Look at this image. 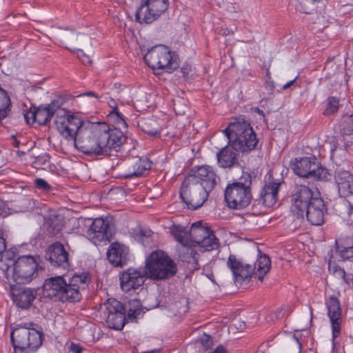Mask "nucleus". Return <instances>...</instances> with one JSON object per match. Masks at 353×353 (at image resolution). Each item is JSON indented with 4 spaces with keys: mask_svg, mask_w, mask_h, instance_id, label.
<instances>
[{
    "mask_svg": "<svg viewBox=\"0 0 353 353\" xmlns=\"http://www.w3.org/2000/svg\"><path fill=\"white\" fill-rule=\"evenodd\" d=\"M266 76L269 80L268 84L270 86V89L272 90L274 89V85H273V81H270L271 77H270V72L269 70H268L266 72Z\"/></svg>",
    "mask_w": 353,
    "mask_h": 353,
    "instance_id": "obj_56",
    "label": "nucleus"
},
{
    "mask_svg": "<svg viewBox=\"0 0 353 353\" xmlns=\"http://www.w3.org/2000/svg\"><path fill=\"white\" fill-rule=\"evenodd\" d=\"M199 341L205 350L210 349L213 345L211 336L206 334H203V336L199 338Z\"/></svg>",
    "mask_w": 353,
    "mask_h": 353,
    "instance_id": "obj_43",
    "label": "nucleus"
},
{
    "mask_svg": "<svg viewBox=\"0 0 353 353\" xmlns=\"http://www.w3.org/2000/svg\"><path fill=\"white\" fill-rule=\"evenodd\" d=\"M81 96L94 97H95L97 99H100V97L99 95H97L93 91H88V92H84L83 94H81L79 95V97H81Z\"/></svg>",
    "mask_w": 353,
    "mask_h": 353,
    "instance_id": "obj_54",
    "label": "nucleus"
},
{
    "mask_svg": "<svg viewBox=\"0 0 353 353\" xmlns=\"http://www.w3.org/2000/svg\"><path fill=\"white\" fill-rule=\"evenodd\" d=\"M142 130L150 137H157L161 132V128L154 119H149L141 125Z\"/></svg>",
    "mask_w": 353,
    "mask_h": 353,
    "instance_id": "obj_34",
    "label": "nucleus"
},
{
    "mask_svg": "<svg viewBox=\"0 0 353 353\" xmlns=\"http://www.w3.org/2000/svg\"><path fill=\"white\" fill-rule=\"evenodd\" d=\"M3 212V205H2V203H0V215H1Z\"/></svg>",
    "mask_w": 353,
    "mask_h": 353,
    "instance_id": "obj_63",
    "label": "nucleus"
},
{
    "mask_svg": "<svg viewBox=\"0 0 353 353\" xmlns=\"http://www.w3.org/2000/svg\"><path fill=\"white\" fill-rule=\"evenodd\" d=\"M114 234V225L108 219H94L87 231V234L94 244L110 241Z\"/></svg>",
    "mask_w": 353,
    "mask_h": 353,
    "instance_id": "obj_15",
    "label": "nucleus"
},
{
    "mask_svg": "<svg viewBox=\"0 0 353 353\" xmlns=\"http://www.w3.org/2000/svg\"><path fill=\"white\" fill-rule=\"evenodd\" d=\"M32 116L34 117L36 123L39 125H46L51 121L54 114L47 105H41L37 108L36 107V112L32 114Z\"/></svg>",
    "mask_w": 353,
    "mask_h": 353,
    "instance_id": "obj_30",
    "label": "nucleus"
},
{
    "mask_svg": "<svg viewBox=\"0 0 353 353\" xmlns=\"http://www.w3.org/2000/svg\"><path fill=\"white\" fill-rule=\"evenodd\" d=\"M107 259L114 267H123L130 259L128 247L117 241L112 243L107 251Z\"/></svg>",
    "mask_w": 353,
    "mask_h": 353,
    "instance_id": "obj_20",
    "label": "nucleus"
},
{
    "mask_svg": "<svg viewBox=\"0 0 353 353\" xmlns=\"http://www.w3.org/2000/svg\"><path fill=\"white\" fill-rule=\"evenodd\" d=\"M63 226L64 219L63 216L53 213L44 217L41 228L48 236L54 237L61 234Z\"/></svg>",
    "mask_w": 353,
    "mask_h": 353,
    "instance_id": "obj_24",
    "label": "nucleus"
},
{
    "mask_svg": "<svg viewBox=\"0 0 353 353\" xmlns=\"http://www.w3.org/2000/svg\"><path fill=\"white\" fill-rule=\"evenodd\" d=\"M281 183L272 182L265 184L260 192L259 199L253 201V205H261L265 207H272L278 200V192Z\"/></svg>",
    "mask_w": 353,
    "mask_h": 353,
    "instance_id": "obj_23",
    "label": "nucleus"
},
{
    "mask_svg": "<svg viewBox=\"0 0 353 353\" xmlns=\"http://www.w3.org/2000/svg\"><path fill=\"white\" fill-rule=\"evenodd\" d=\"M13 144L15 147H18L19 142L18 141H14Z\"/></svg>",
    "mask_w": 353,
    "mask_h": 353,
    "instance_id": "obj_64",
    "label": "nucleus"
},
{
    "mask_svg": "<svg viewBox=\"0 0 353 353\" xmlns=\"http://www.w3.org/2000/svg\"><path fill=\"white\" fill-rule=\"evenodd\" d=\"M321 195L319 190L305 185H296L291 194V212L299 219H304V212L316 197Z\"/></svg>",
    "mask_w": 353,
    "mask_h": 353,
    "instance_id": "obj_11",
    "label": "nucleus"
},
{
    "mask_svg": "<svg viewBox=\"0 0 353 353\" xmlns=\"http://www.w3.org/2000/svg\"><path fill=\"white\" fill-rule=\"evenodd\" d=\"M246 328L245 322L228 311L222 313V334L227 332L228 335L243 332Z\"/></svg>",
    "mask_w": 353,
    "mask_h": 353,
    "instance_id": "obj_27",
    "label": "nucleus"
},
{
    "mask_svg": "<svg viewBox=\"0 0 353 353\" xmlns=\"http://www.w3.org/2000/svg\"><path fill=\"white\" fill-rule=\"evenodd\" d=\"M208 147V143L205 142L202 145L196 144L192 148V152L193 153H206L205 149Z\"/></svg>",
    "mask_w": 353,
    "mask_h": 353,
    "instance_id": "obj_47",
    "label": "nucleus"
},
{
    "mask_svg": "<svg viewBox=\"0 0 353 353\" xmlns=\"http://www.w3.org/2000/svg\"><path fill=\"white\" fill-rule=\"evenodd\" d=\"M329 270L330 271H332L336 276L345 279V272L339 265L336 264H334L332 266L330 265Z\"/></svg>",
    "mask_w": 353,
    "mask_h": 353,
    "instance_id": "obj_45",
    "label": "nucleus"
},
{
    "mask_svg": "<svg viewBox=\"0 0 353 353\" xmlns=\"http://www.w3.org/2000/svg\"><path fill=\"white\" fill-rule=\"evenodd\" d=\"M256 259L248 261L243 259H239L234 254H230L228 256L226 265L232 272L234 282L236 283L247 284L252 276L262 281L264 276L270 271L271 261L266 254H261L257 249Z\"/></svg>",
    "mask_w": 353,
    "mask_h": 353,
    "instance_id": "obj_3",
    "label": "nucleus"
},
{
    "mask_svg": "<svg viewBox=\"0 0 353 353\" xmlns=\"http://www.w3.org/2000/svg\"><path fill=\"white\" fill-rule=\"evenodd\" d=\"M202 185L192 183L185 179L181 185L179 196L182 201L185 203L187 208L195 210L201 208L207 200L209 192Z\"/></svg>",
    "mask_w": 353,
    "mask_h": 353,
    "instance_id": "obj_12",
    "label": "nucleus"
},
{
    "mask_svg": "<svg viewBox=\"0 0 353 353\" xmlns=\"http://www.w3.org/2000/svg\"><path fill=\"white\" fill-rule=\"evenodd\" d=\"M66 102L65 98L62 96H57L50 104H48L47 106L53 113V114H61L59 112L60 110H67L65 108H63L62 106Z\"/></svg>",
    "mask_w": 353,
    "mask_h": 353,
    "instance_id": "obj_37",
    "label": "nucleus"
},
{
    "mask_svg": "<svg viewBox=\"0 0 353 353\" xmlns=\"http://www.w3.org/2000/svg\"><path fill=\"white\" fill-rule=\"evenodd\" d=\"M12 299L15 305L22 310L29 309L38 294L37 288L10 285Z\"/></svg>",
    "mask_w": 353,
    "mask_h": 353,
    "instance_id": "obj_17",
    "label": "nucleus"
},
{
    "mask_svg": "<svg viewBox=\"0 0 353 353\" xmlns=\"http://www.w3.org/2000/svg\"><path fill=\"white\" fill-rule=\"evenodd\" d=\"M42 333L34 328L17 325L10 334V340L15 351L33 352L42 344Z\"/></svg>",
    "mask_w": 353,
    "mask_h": 353,
    "instance_id": "obj_8",
    "label": "nucleus"
},
{
    "mask_svg": "<svg viewBox=\"0 0 353 353\" xmlns=\"http://www.w3.org/2000/svg\"><path fill=\"white\" fill-rule=\"evenodd\" d=\"M251 185V174L244 172L239 181L228 184L224 192V199L228 206L234 210L248 207L252 199Z\"/></svg>",
    "mask_w": 353,
    "mask_h": 353,
    "instance_id": "obj_6",
    "label": "nucleus"
},
{
    "mask_svg": "<svg viewBox=\"0 0 353 353\" xmlns=\"http://www.w3.org/2000/svg\"><path fill=\"white\" fill-rule=\"evenodd\" d=\"M130 307L128 312V319L131 321H137V319L142 317L145 312L139 300L134 299L129 302Z\"/></svg>",
    "mask_w": 353,
    "mask_h": 353,
    "instance_id": "obj_31",
    "label": "nucleus"
},
{
    "mask_svg": "<svg viewBox=\"0 0 353 353\" xmlns=\"http://www.w3.org/2000/svg\"><path fill=\"white\" fill-rule=\"evenodd\" d=\"M316 156L303 157L299 159L295 158V161L292 163V168L294 172L301 177L309 178L311 172L316 168Z\"/></svg>",
    "mask_w": 353,
    "mask_h": 353,
    "instance_id": "obj_25",
    "label": "nucleus"
},
{
    "mask_svg": "<svg viewBox=\"0 0 353 353\" xmlns=\"http://www.w3.org/2000/svg\"><path fill=\"white\" fill-rule=\"evenodd\" d=\"M191 172L192 174H190L185 179L192 183L195 181L196 183L202 185L208 191H212L215 187L216 184V174L211 167L207 165L199 166L196 170L192 168Z\"/></svg>",
    "mask_w": 353,
    "mask_h": 353,
    "instance_id": "obj_19",
    "label": "nucleus"
},
{
    "mask_svg": "<svg viewBox=\"0 0 353 353\" xmlns=\"http://www.w3.org/2000/svg\"><path fill=\"white\" fill-rule=\"evenodd\" d=\"M219 239L215 236L212 230L210 231L208 236L204 237L198 244L203 252L214 250L219 247Z\"/></svg>",
    "mask_w": 353,
    "mask_h": 353,
    "instance_id": "obj_32",
    "label": "nucleus"
},
{
    "mask_svg": "<svg viewBox=\"0 0 353 353\" xmlns=\"http://www.w3.org/2000/svg\"><path fill=\"white\" fill-rule=\"evenodd\" d=\"M305 210L304 216H306L312 225H321L324 223L327 208L321 195L314 198L313 202Z\"/></svg>",
    "mask_w": 353,
    "mask_h": 353,
    "instance_id": "obj_21",
    "label": "nucleus"
},
{
    "mask_svg": "<svg viewBox=\"0 0 353 353\" xmlns=\"http://www.w3.org/2000/svg\"><path fill=\"white\" fill-rule=\"evenodd\" d=\"M197 256L196 251L191 247H183L179 254L181 261L188 263L196 261Z\"/></svg>",
    "mask_w": 353,
    "mask_h": 353,
    "instance_id": "obj_35",
    "label": "nucleus"
},
{
    "mask_svg": "<svg viewBox=\"0 0 353 353\" xmlns=\"http://www.w3.org/2000/svg\"><path fill=\"white\" fill-rule=\"evenodd\" d=\"M6 250V239L0 237V255Z\"/></svg>",
    "mask_w": 353,
    "mask_h": 353,
    "instance_id": "obj_52",
    "label": "nucleus"
},
{
    "mask_svg": "<svg viewBox=\"0 0 353 353\" xmlns=\"http://www.w3.org/2000/svg\"><path fill=\"white\" fill-rule=\"evenodd\" d=\"M140 234L143 236L149 237L152 234V231L150 230H141Z\"/></svg>",
    "mask_w": 353,
    "mask_h": 353,
    "instance_id": "obj_55",
    "label": "nucleus"
},
{
    "mask_svg": "<svg viewBox=\"0 0 353 353\" xmlns=\"http://www.w3.org/2000/svg\"><path fill=\"white\" fill-rule=\"evenodd\" d=\"M79 36H83L80 33L76 32L73 30L61 32L59 34V41L63 44H75V41L78 40Z\"/></svg>",
    "mask_w": 353,
    "mask_h": 353,
    "instance_id": "obj_36",
    "label": "nucleus"
},
{
    "mask_svg": "<svg viewBox=\"0 0 353 353\" xmlns=\"http://www.w3.org/2000/svg\"><path fill=\"white\" fill-rule=\"evenodd\" d=\"M177 272L175 262L163 251L152 252L145 261V273L152 280L161 281L172 278Z\"/></svg>",
    "mask_w": 353,
    "mask_h": 353,
    "instance_id": "obj_7",
    "label": "nucleus"
},
{
    "mask_svg": "<svg viewBox=\"0 0 353 353\" xmlns=\"http://www.w3.org/2000/svg\"><path fill=\"white\" fill-rule=\"evenodd\" d=\"M91 281L90 274L83 272L70 276H55L46 279L42 285L43 296L54 301H80Z\"/></svg>",
    "mask_w": 353,
    "mask_h": 353,
    "instance_id": "obj_1",
    "label": "nucleus"
},
{
    "mask_svg": "<svg viewBox=\"0 0 353 353\" xmlns=\"http://www.w3.org/2000/svg\"><path fill=\"white\" fill-rule=\"evenodd\" d=\"M337 150V144L336 142L332 141L325 143L323 146V151L324 152H329L332 154Z\"/></svg>",
    "mask_w": 353,
    "mask_h": 353,
    "instance_id": "obj_48",
    "label": "nucleus"
},
{
    "mask_svg": "<svg viewBox=\"0 0 353 353\" xmlns=\"http://www.w3.org/2000/svg\"><path fill=\"white\" fill-rule=\"evenodd\" d=\"M44 257L54 268L67 270L70 267L69 252L60 242L48 245L45 250Z\"/></svg>",
    "mask_w": 353,
    "mask_h": 353,
    "instance_id": "obj_16",
    "label": "nucleus"
},
{
    "mask_svg": "<svg viewBox=\"0 0 353 353\" xmlns=\"http://www.w3.org/2000/svg\"><path fill=\"white\" fill-rule=\"evenodd\" d=\"M222 133L228 141V145L222 148V154L248 152L254 150L258 143L250 124L244 120L231 123Z\"/></svg>",
    "mask_w": 353,
    "mask_h": 353,
    "instance_id": "obj_4",
    "label": "nucleus"
},
{
    "mask_svg": "<svg viewBox=\"0 0 353 353\" xmlns=\"http://www.w3.org/2000/svg\"><path fill=\"white\" fill-rule=\"evenodd\" d=\"M82 351L83 347L80 345L72 342L67 353H81Z\"/></svg>",
    "mask_w": 353,
    "mask_h": 353,
    "instance_id": "obj_50",
    "label": "nucleus"
},
{
    "mask_svg": "<svg viewBox=\"0 0 353 353\" xmlns=\"http://www.w3.org/2000/svg\"><path fill=\"white\" fill-rule=\"evenodd\" d=\"M130 160L132 163L133 172L126 174L125 176L126 179L143 176L145 172L151 169L152 165V162L148 156H132Z\"/></svg>",
    "mask_w": 353,
    "mask_h": 353,
    "instance_id": "obj_28",
    "label": "nucleus"
},
{
    "mask_svg": "<svg viewBox=\"0 0 353 353\" xmlns=\"http://www.w3.org/2000/svg\"><path fill=\"white\" fill-rule=\"evenodd\" d=\"M256 112H257L259 115L262 116L263 117H265V114L263 112V111L261 109H259V108H257L256 109Z\"/></svg>",
    "mask_w": 353,
    "mask_h": 353,
    "instance_id": "obj_58",
    "label": "nucleus"
},
{
    "mask_svg": "<svg viewBox=\"0 0 353 353\" xmlns=\"http://www.w3.org/2000/svg\"><path fill=\"white\" fill-rule=\"evenodd\" d=\"M183 230L180 226H174V228L172 229V233L174 236L175 239L179 242H182L183 239V236L182 234Z\"/></svg>",
    "mask_w": 353,
    "mask_h": 353,
    "instance_id": "obj_49",
    "label": "nucleus"
},
{
    "mask_svg": "<svg viewBox=\"0 0 353 353\" xmlns=\"http://www.w3.org/2000/svg\"><path fill=\"white\" fill-rule=\"evenodd\" d=\"M298 78H299V75H297L293 80L290 81L289 82H288L287 83L283 85V88H282L283 90H287V89L290 88L292 85H293L295 83V82Z\"/></svg>",
    "mask_w": 353,
    "mask_h": 353,
    "instance_id": "obj_53",
    "label": "nucleus"
},
{
    "mask_svg": "<svg viewBox=\"0 0 353 353\" xmlns=\"http://www.w3.org/2000/svg\"><path fill=\"white\" fill-rule=\"evenodd\" d=\"M34 186L42 191L48 192L52 190V186L43 179L37 178L34 181Z\"/></svg>",
    "mask_w": 353,
    "mask_h": 353,
    "instance_id": "obj_41",
    "label": "nucleus"
},
{
    "mask_svg": "<svg viewBox=\"0 0 353 353\" xmlns=\"http://www.w3.org/2000/svg\"><path fill=\"white\" fill-rule=\"evenodd\" d=\"M208 353H221V345L216 346V349L213 352H209Z\"/></svg>",
    "mask_w": 353,
    "mask_h": 353,
    "instance_id": "obj_57",
    "label": "nucleus"
},
{
    "mask_svg": "<svg viewBox=\"0 0 353 353\" xmlns=\"http://www.w3.org/2000/svg\"><path fill=\"white\" fill-rule=\"evenodd\" d=\"M339 128L341 133L343 134H353V112L343 116Z\"/></svg>",
    "mask_w": 353,
    "mask_h": 353,
    "instance_id": "obj_33",
    "label": "nucleus"
},
{
    "mask_svg": "<svg viewBox=\"0 0 353 353\" xmlns=\"http://www.w3.org/2000/svg\"><path fill=\"white\" fill-rule=\"evenodd\" d=\"M229 34H230V31L228 29H226V30L222 29V34L227 35Z\"/></svg>",
    "mask_w": 353,
    "mask_h": 353,
    "instance_id": "obj_60",
    "label": "nucleus"
},
{
    "mask_svg": "<svg viewBox=\"0 0 353 353\" xmlns=\"http://www.w3.org/2000/svg\"><path fill=\"white\" fill-rule=\"evenodd\" d=\"M0 237H4V229L2 225H0Z\"/></svg>",
    "mask_w": 353,
    "mask_h": 353,
    "instance_id": "obj_59",
    "label": "nucleus"
},
{
    "mask_svg": "<svg viewBox=\"0 0 353 353\" xmlns=\"http://www.w3.org/2000/svg\"><path fill=\"white\" fill-rule=\"evenodd\" d=\"M65 48L69 50L70 51H77V55L81 59V61L83 64H91L92 60L90 59V57L84 54L83 50L81 49L75 48H70L69 46H65Z\"/></svg>",
    "mask_w": 353,
    "mask_h": 353,
    "instance_id": "obj_42",
    "label": "nucleus"
},
{
    "mask_svg": "<svg viewBox=\"0 0 353 353\" xmlns=\"http://www.w3.org/2000/svg\"><path fill=\"white\" fill-rule=\"evenodd\" d=\"M36 112V107L30 108V109L24 114V119L28 124L32 125L36 123V119L32 116V114Z\"/></svg>",
    "mask_w": 353,
    "mask_h": 353,
    "instance_id": "obj_46",
    "label": "nucleus"
},
{
    "mask_svg": "<svg viewBox=\"0 0 353 353\" xmlns=\"http://www.w3.org/2000/svg\"><path fill=\"white\" fill-rule=\"evenodd\" d=\"M145 269L139 270L130 268L120 273V286L123 291L129 292L141 287L145 281Z\"/></svg>",
    "mask_w": 353,
    "mask_h": 353,
    "instance_id": "obj_18",
    "label": "nucleus"
},
{
    "mask_svg": "<svg viewBox=\"0 0 353 353\" xmlns=\"http://www.w3.org/2000/svg\"><path fill=\"white\" fill-rule=\"evenodd\" d=\"M330 174L328 172L327 170L323 167H322L319 163L316 161V168L314 169V172H311V175H310V177H313L314 179H316L318 180H327L328 176H330Z\"/></svg>",
    "mask_w": 353,
    "mask_h": 353,
    "instance_id": "obj_40",
    "label": "nucleus"
},
{
    "mask_svg": "<svg viewBox=\"0 0 353 353\" xmlns=\"http://www.w3.org/2000/svg\"><path fill=\"white\" fill-rule=\"evenodd\" d=\"M215 154H221V148H216Z\"/></svg>",
    "mask_w": 353,
    "mask_h": 353,
    "instance_id": "obj_61",
    "label": "nucleus"
},
{
    "mask_svg": "<svg viewBox=\"0 0 353 353\" xmlns=\"http://www.w3.org/2000/svg\"><path fill=\"white\" fill-rule=\"evenodd\" d=\"M237 161L236 156H222V168H230Z\"/></svg>",
    "mask_w": 353,
    "mask_h": 353,
    "instance_id": "obj_44",
    "label": "nucleus"
},
{
    "mask_svg": "<svg viewBox=\"0 0 353 353\" xmlns=\"http://www.w3.org/2000/svg\"><path fill=\"white\" fill-rule=\"evenodd\" d=\"M39 256L23 255L12 264V279L18 284H28L38 276Z\"/></svg>",
    "mask_w": 353,
    "mask_h": 353,
    "instance_id": "obj_10",
    "label": "nucleus"
},
{
    "mask_svg": "<svg viewBox=\"0 0 353 353\" xmlns=\"http://www.w3.org/2000/svg\"><path fill=\"white\" fill-rule=\"evenodd\" d=\"M59 112L61 114H57L54 119L57 130L64 138L74 140L76 148L85 154V149L81 147L88 143L92 122L69 114L68 110Z\"/></svg>",
    "mask_w": 353,
    "mask_h": 353,
    "instance_id": "obj_5",
    "label": "nucleus"
},
{
    "mask_svg": "<svg viewBox=\"0 0 353 353\" xmlns=\"http://www.w3.org/2000/svg\"><path fill=\"white\" fill-rule=\"evenodd\" d=\"M339 100L335 97H329L327 99L326 108L323 112L325 116L331 115L338 111Z\"/></svg>",
    "mask_w": 353,
    "mask_h": 353,
    "instance_id": "obj_38",
    "label": "nucleus"
},
{
    "mask_svg": "<svg viewBox=\"0 0 353 353\" xmlns=\"http://www.w3.org/2000/svg\"><path fill=\"white\" fill-rule=\"evenodd\" d=\"M107 117L109 121H112L119 126H123L125 128H127L128 126L123 115L118 109L114 111H110Z\"/></svg>",
    "mask_w": 353,
    "mask_h": 353,
    "instance_id": "obj_39",
    "label": "nucleus"
},
{
    "mask_svg": "<svg viewBox=\"0 0 353 353\" xmlns=\"http://www.w3.org/2000/svg\"><path fill=\"white\" fill-rule=\"evenodd\" d=\"M110 108L111 109L110 111H114L115 110H117V103L116 101L113 99H110L109 101L108 102Z\"/></svg>",
    "mask_w": 353,
    "mask_h": 353,
    "instance_id": "obj_51",
    "label": "nucleus"
},
{
    "mask_svg": "<svg viewBox=\"0 0 353 353\" xmlns=\"http://www.w3.org/2000/svg\"><path fill=\"white\" fill-rule=\"evenodd\" d=\"M210 231H211L210 228L202 225L201 221L192 223L190 230V237L192 242L198 245L204 237L208 236Z\"/></svg>",
    "mask_w": 353,
    "mask_h": 353,
    "instance_id": "obj_29",
    "label": "nucleus"
},
{
    "mask_svg": "<svg viewBox=\"0 0 353 353\" xmlns=\"http://www.w3.org/2000/svg\"><path fill=\"white\" fill-rule=\"evenodd\" d=\"M90 130L88 143L81 147L85 149V154L119 152L126 142L121 129L111 128L106 122H92Z\"/></svg>",
    "mask_w": 353,
    "mask_h": 353,
    "instance_id": "obj_2",
    "label": "nucleus"
},
{
    "mask_svg": "<svg viewBox=\"0 0 353 353\" xmlns=\"http://www.w3.org/2000/svg\"><path fill=\"white\" fill-rule=\"evenodd\" d=\"M335 181L341 196L347 197L353 195V175L351 173L346 170H336Z\"/></svg>",
    "mask_w": 353,
    "mask_h": 353,
    "instance_id": "obj_26",
    "label": "nucleus"
},
{
    "mask_svg": "<svg viewBox=\"0 0 353 353\" xmlns=\"http://www.w3.org/2000/svg\"><path fill=\"white\" fill-rule=\"evenodd\" d=\"M143 59L153 70H162L171 73L179 67L175 53L164 45L152 47L144 55Z\"/></svg>",
    "mask_w": 353,
    "mask_h": 353,
    "instance_id": "obj_9",
    "label": "nucleus"
},
{
    "mask_svg": "<svg viewBox=\"0 0 353 353\" xmlns=\"http://www.w3.org/2000/svg\"><path fill=\"white\" fill-rule=\"evenodd\" d=\"M103 314L108 326L113 330H121L126 322V310L122 303L110 298L103 303Z\"/></svg>",
    "mask_w": 353,
    "mask_h": 353,
    "instance_id": "obj_14",
    "label": "nucleus"
},
{
    "mask_svg": "<svg viewBox=\"0 0 353 353\" xmlns=\"http://www.w3.org/2000/svg\"><path fill=\"white\" fill-rule=\"evenodd\" d=\"M221 353H229V351L222 346Z\"/></svg>",
    "mask_w": 353,
    "mask_h": 353,
    "instance_id": "obj_62",
    "label": "nucleus"
},
{
    "mask_svg": "<svg viewBox=\"0 0 353 353\" xmlns=\"http://www.w3.org/2000/svg\"><path fill=\"white\" fill-rule=\"evenodd\" d=\"M327 307L328 310V316L330 319L332 325V335H333V341L341 333V325L342 323L341 308L339 299L332 296L330 297Z\"/></svg>",
    "mask_w": 353,
    "mask_h": 353,
    "instance_id": "obj_22",
    "label": "nucleus"
},
{
    "mask_svg": "<svg viewBox=\"0 0 353 353\" xmlns=\"http://www.w3.org/2000/svg\"><path fill=\"white\" fill-rule=\"evenodd\" d=\"M169 6L168 0H141L136 14V21L150 24L165 12Z\"/></svg>",
    "mask_w": 353,
    "mask_h": 353,
    "instance_id": "obj_13",
    "label": "nucleus"
}]
</instances>
